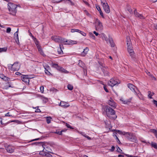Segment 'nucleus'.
Instances as JSON below:
<instances>
[{
	"mask_svg": "<svg viewBox=\"0 0 157 157\" xmlns=\"http://www.w3.org/2000/svg\"><path fill=\"white\" fill-rule=\"evenodd\" d=\"M84 12H85V13H86V14L88 16H90V13L88 12L86 10H84Z\"/></svg>",
	"mask_w": 157,
	"mask_h": 157,
	"instance_id": "obj_50",
	"label": "nucleus"
},
{
	"mask_svg": "<svg viewBox=\"0 0 157 157\" xmlns=\"http://www.w3.org/2000/svg\"><path fill=\"white\" fill-rule=\"evenodd\" d=\"M117 151L119 153H122V150L118 147H117Z\"/></svg>",
	"mask_w": 157,
	"mask_h": 157,
	"instance_id": "obj_37",
	"label": "nucleus"
},
{
	"mask_svg": "<svg viewBox=\"0 0 157 157\" xmlns=\"http://www.w3.org/2000/svg\"><path fill=\"white\" fill-rule=\"evenodd\" d=\"M89 51V49L88 48H86L84 49L83 51L82 52L81 55L82 56H85L87 53Z\"/></svg>",
	"mask_w": 157,
	"mask_h": 157,
	"instance_id": "obj_23",
	"label": "nucleus"
},
{
	"mask_svg": "<svg viewBox=\"0 0 157 157\" xmlns=\"http://www.w3.org/2000/svg\"><path fill=\"white\" fill-rule=\"evenodd\" d=\"M128 51L129 53L130 56L132 58H135V55L133 49L130 50Z\"/></svg>",
	"mask_w": 157,
	"mask_h": 157,
	"instance_id": "obj_20",
	"label": "nucleus"
},
{
	"mask_svg": "<svg viewBox=\"0 0 157 157\" xmlns=\"http://www.w3.org/2000/svg\"><path fill=\"white\" fill-rule=\"evenodd\" d=\"M20 65L18 63H14L12 65L11 67L12 69L15 71H17L20 68Z\"/></svg>",
	"mask_w": 157,
	"mask_h": 157,
	"instance_id": "obj_14",
	"label": "nucleus"
},
{
	"mask_svg": "<svg viewBox=\"0 0 157 157\" xmlns=\"http://www.w3.org/2000/svg\"><path fill=\"white\" fill-rule=\"evenodd\" d=\"M46 121L48 124H49L51 122L52 117H46Z\"/></svg>",
	"mask_w": 157,
	"mask_h": 157,
	"instance_id": "obj_29",
	"label": "nucleus"
},
{
	"mask_svg": "<svg viewBox=\"0 0 157 157\" xmlns=\"http://www.w3.org/2000/svg\"><path fill=\"white\" fill-rule=\"evenodd\" d=\"M7 50V48H0V52H6Z\"/></svg>",
	"mask_w": 157,
	"mask_h": 157,
	"instance_id": "obj_36",
	"label": "nucleus"
},
{
	"mask_svg": "<svg viewBox=\"0 0 157 157\" xmlns=\"http://www.w3.org/2000/svg\"><path fill=\"white\" fill-rule=\"evenodd\" d=\"M100 15L103 17H104L103 14L101 10L99 11Z\"/></svg>",
	"mask_w": 157,
	"mask_h": 157,
	"instance_id": "obj_55",
	"label": "nucleus"
},
{
	"mask_svg": "<svg viewBox=\"0 0 157 157\" xmlns=\"http://www.w3.org/2000/svg\"><path fill=\"white\" fill-rule=\"evenodd\" d=\"M151 130L152 132L154 133L155 135L157 133V131L155 129H151Z\"/></svg>",
	"mask_w": 157,
	"mask_h": 157,
	"instance_id": "obj_43",
	"label": "nucleus"
},
{
	"mask_svg": "<svg viewBox=\"0 0 157 157\" xmlns=\"http://www.w3.org/2000/svg\"><path fill=\"white\" fill-rule=\"evenodd\" d=\"M151 145L152 147L155 149H157V144L156 143L152 142L151 143Z\"/></svg>",
	"mask_w": 157,
	"mask_h": 157,
	"instance_id": "obj_31",
	"label": "nucleus"
},
{
	"mask_svg": "<svg viewBox=\"0 0 157 157\" xmlns=\"http://www.w3.org/2000/svg\"><path fill=\"white\" fill-rule=\"evenodd\" d=\"M128 10L129 12L131 13H132V10L131 8H129L128 9Z\"/></svg>",
	"mask_w": 157,
	"mask_h": 157,
	"instance_id": "obj_60",
	"label": "nucleus"
},
{
	"mask_svg": "<svg viewBox=\"0 0 157 157\" xmlns=\"http://www.w3.org/2000/svg\"><path fill=\"white\" fill-rule=\"evenodd\" d=\"M93 33L94 34H95L96 36H98L99 35L98 33L96 32H95V31H94Z\"/></svg>",
	"mask_w": 157,
	"mask_h": 157,
	"instance_id": "obj_57",
	"label": "nucleus"
},
{
	"mask_svg": "<svg viewBox=\"0 0 157 157\" xmlns=\"http://www.w3.org/2000/svg\"><path fill=\"white\" fill-rule=\"evenodd\" d=\"M124 136H125L127 139L130 140L132 141L135 142H136L137 141L136 137L132 133L126 132Z\"/></svg>",
	"mask_w": 157,
	"mask_h": 157,
	"instance_id": "obj_5",
	"label": "nucleus"
},
{
	"mask_svg": "<svg viewBox=\"0 0 157 157\" xmlns=\"http://www.w3.org/2000/svg\"><path fill=\"white\" fill-rule=\"evenodd\" d=\"M11 122H15L18 124H20L21 123V121L18 120H13L11 121Z\"/></svg>",
	"mask_w": 157,
	"mask_h": 157,
	"instance_id": "obj_40",
	"label": "nucleus"
},
{
	"mask_svg": "<svg viewBox=\"0 0 157 157\" xmlns=\"http://www.w3.org/2000/svg\"><path fill=\"white\" fill-rule=\"evenodd\" d=\"M6 149L7 151L10 153H12L14 151V148L10 145H8L6 147Z\"/></svg>",
	"mask_w": 157,
	"mask_h": 157,
	"instance_id": "obj_15",
	"label": "nucleus"
},
{
	"mask_svg": "<svg viewBox=\"0 0 157 157\" xmlns=\"http://www.w3.org/2000/svg\"><path fill=\"white\" fill-rule=\"evenodd\" d=\"M127 86L131 91L133 92L135 95L137 94V93L135 90L136 87L134 85L131 83H128L127 85Z\"/></svg>",
	"mask_w": 157,
	"mask_h": 157,
	"instance_id": "obj_12",
	"label": "nucleus"
},
{
	"mask_svg": "<svg viewBox=\"0 0 157 157\" xmlns=\"http://www.w3.org/2000/svg\"><path fill=\"white\" fill-rule=\"evenodd\" d=\"M44 87L43 86H41L40 87V91L42 93H43L44 92Z\"/></svg>",
	"mask_w": 157,
	"mask_h": 157,
	"instance_id": "obj_41",
	"label": "nucleus"
},
{
	"mask_svg": "<svg viewBox=\"0 0 157 157\" xmlns=\"http://www.w3.org/2000/svg\"><path fill=\"white\" fill-rule=\"evenodd\" d=\"M116 132L118 133L119 134H122V135H125V133H126L125 132H122L121 131L119 130H116Z\"/></svg>",
	"mask_w": 157,
	"mask_h": 157,
	"instance_id": "obj_32",
	"label": "nucleus"
},
{
	"mask_svg": "<svg viewBox=\"0 0 157 157\" xmlns=\"http://www.w3.org/2000/svg\"><path fill=\"white\" fill-rule=\"evenodd\" d=\"M108 103L109 105L113 108H115L117 106L116 103L111 98H110V99L108 101Z\"/></svg>",
	"mask_w": 157,
	"mask_h": 157,
	"instance_id": "obj_13",
	"label": "nucleus"
},
{
	"mask_svg": "<svg viewBox=\"0 0 157 157\" xmlns=\"http://www.w3.org/2000/svg\"><path fill=\"white\" fill-rule=\"evenodd\" d=\"M43 66L46 71H48V70H50L49 66L48 64L46 63H44L43 64Z\"/></svg>",
	"mask_w": 157,
	"mask_h": 157,
	"instance_id": "obj_25",
	"label": "nucleus"
},
{
	"mask_svg": "<svg viewBox=\"0 0 157 157\" xmlns=\"http://www.w3.org/2000/svg\"><path fill=\"white\" fill-rule=\"evenodd\" d=\"M134 14L136 17H138L140 19H143L144 18L142 14L138 13L136 10L134 11Z\"/></svg>",
	"mask_w": 157,
	"mask_h": 157,
	"instance_id": "obj_16",
	"label": "nucleus"
},
{
	"mask_svg": "<svg viewBox=\"0 0 157 157\" xmlns=\"http://www.w3.org/2000/svg\"><path fill=\"white\" fill-rule=\"evenodd\" d=\"M148 97L150 99H152V96L154 94V93L152 92L151 93V91H149L148 92Z\"/></svg>",
	"mask_w": 157,
	"mask_h": 157,
	"instance_id": "obj_26",
	"label": "nucleus"
},
{
	"mask_svg": "<svg viewBox=\"0 0 157 157\" xmlns=\"http://www.w3.org/2000/svg\"><path fill=\"white\" fill-rule=\"evenodd\" d=\"M126 42L127 45L132 44L130 37L128 36L126 37Z\"/></svg>",
	"mask_w": 157,
	"mask_h": 157,
	"instance_id": "obj_24",
	"label": "nucleus"
},
{
	"mask_svg": "<svg viewBox=\"0 0 157 157\" xmlns=\"http://www.w3.org/2000/svg\"><path fill=\"white\" fill-rule=\"evenodd\" d=\"M56 68L58 70L61 71L62 72H63L66 73H67V71L66 70H65L61 67H59L58 66V67H56Z\"/></svg>",
	"mask_w": 157,
	"mask_h": 157,
	"instance_id": "obj_22",
	"label": "nucleus"
},
{
	"mask_svg": "<svg viewBox=\"0 0 157 157\" xmlns=\"http://www.w3.org/2000/svg\"><path fill=\"white\" fill-rule=\"evenodd\" d=\"M5 116H9V117H10V116H11V115H10L9 114V112H8L6 114H5Z\"/></svg>",
	"mask_w": 157,
	"mask_h": 157,
	"instance_id": "obj_58",
	"label": "nucleus"
},
{
	"mask_svg": "<svg viewBox=\"0 0 157 157\" xmlns=\"http://www.w3.org/2000/svg\"><path fill=\"white\" fill-rule=\"evenodd\" d=\"M36 144L39 148V151H40L39 154L43 155H46L47 152H46V151H49L46 149V146L42 142L37 143Z\"/></svg>",
	"mask_w": 157,
	"mask_h": 157,
	"instance_id": "obj_2",
	"label": "nucleus"
},
{
	"mask_svg": "<svg viewBox=\"0 0 157 157\" xmlns=\"http://www.w3.org/2000/svg\"><path fill=\"white\" fill-rule=\"evenodd\" d=\"M67 87L68 89L70 90H72L73 89V86L71 84H68L67 85Z\"/></svg>",
	"mask_w": 157,
	"mask_h": 157,
	"instance_id": "obj_33",
	"label": "nucleus"
},
{
	"mask_svg": "<svg viewBox=\"0 0 157 157\" xmlns=\"http://www.w3.org/2000/svg\"><path fill=\"white\" fill-rule=\"evenodd\" d=\"M29 35L32 37L33 39L35 41V43L37 46L39 52L41 55L43 56H44L45 55L44 54V52L42 51V48L41 46L39 44V42L37 41L36 38L33 36L31 33L29 32Z\"/></svg>",
	"mask_w": 157,
	"mask_h": 157,
	"instance_id": "obj_4",
	"label": "nucleus"
},
{
	"mask_svg": "<svg viewBox=\"0 0 157 157\" xmlns=\"http://www.w3.org/2000/svg\"><path fill=\"white\" fill-rule=\"evenodd\" d=\"M115 148V147L114 146H112L111 147V149H110V151H114Z\"/></svg>",
	"mask_w": 157,
	"mask_h": 157,
	"instance_id": "obj_54",
	"label": "nucleus"
},
{
	"mask_svg": "<svg viewBox=\"0 0 157 157\" xmlns=\"http://www.w3.org/2000/svg\"><path fill=\"white\" fill-rule=\"evenodd\" d=\"M151 76L152 77V80H156V78L155 77H154V76H153L152 75H151Z\"/></svg>",
	"mask_w": 157,
	"mask_h": 157,
	"instance_id": "obj_59",
	"label": "nucleus"
},
{
	"mask_svg": "<svg viewBox=\"0 0 157 157\" xmlns=\"http://www.w3.org/2000/svg\"><path fill=\"white\" fill-rule=\"evenodd\" d=\"M75 31V29H72L71 30V32L72 33H74L75 32H76Z\"/></svg>",
	"mask_w": 157,
	"mask_h": 157,
	"instance_id": "obj_62",
	"label": "nucleus"
},
{
	"mask_svg": "<svg viewBox=\"0 0 157 157\" xmlns=\"http://www.w3.org/2000/svg\"><path fill=\"white\" fill-rule=\"evenodd\" d=\"M104 88L106 92H109L108 90L107 89L105 86H104Z\"/></svg>",
	"mask_w": 157,
	"mask_h": 157,
	"instance_id": "obj_56",
	"label": "nucleus"
},
{
	"mask_svg": "<svg viewBox=\"0 0 157 157\" xmlns=\"http://www.w3.org/2000/svg\"><path fill=\"white\" fill-rule=\"evenodd\" d=\"M77 43V42L75 41H73L71 40H67L64 38H63L62 44H75Z\"/></svg>",
	"mask_w": 157,
	"mask_h": 157,
	"instance_id": "obj_9",
	"label": "nucleus"
},
{
	"mask_svg": "<svg viewBox=\"0 0 157 157\" xmlns=\"http://www.w3.org/2000/svg\"><path fill=\"white\" fill-rule=\"evenodd\" d=\"M101 35L104 37V38H105V40L106 41V42L107 43H108V42H109V37H107L105 36V35L103 33Z\"/></svg>",
	"mask_w": 157,
	"mask_h": 157,
	"instance_id": "obj_27",
	"label": "nucleus"
},
{
	"mask_svg": "<svg viewBox=\"0 0 157 157\" xmlns=\"http://www.w3.org/2000/svg\"><path fill=\"white\" fill-rule=\"evenodd\" d=\"M101 2L105 12L107 13H109L110 12V10L106 1L105 0H101Z\"/></svg>",
	"mask_w": 157,
	"mask_h": 157,
	"instance_id": "obj_6",
	"label": "nucleus"
},
{
	"mask_svg": "<svg viewBox=\"0 0 157 157\" xmlns=\"http://www.w3.org/2000/svg\"><path fill=\"white\" fill-rule=\"evenodd\" d=\"M52 39L55 42L62 44L63 38L59 36H55L51 37Z\"/></svg>",
	"mask_w": 157,
	"mask_h": 157,
	"instance_id": "obj_10",
	"label": "nucleus"
},
{
	"mask_svg": "<svg viewBox=\"0 0 157 157\" xmlns=\"http://www.w3.org/2000/svg\"><path fill=\"white\" fill-rule=\"evenodd\" d=\"M14 39L15 40V41L16 43L17 44H19V42L18 39V37Z\"/></svg>",
	"mask_w": 157,
	"mask_h": 157,
	"instance_id": "obj_42",
	"label": "nucleus"
},
{
	"mask_svg": "<svg viewBox=\"0 0 157 157\" xmlns=\"http://www.w3.org/2000/svg\"><path fill=\"white\" fill-rule=\"evenodd\" d=\"M29 78H31L29 77L28 75H23L22 77V80L23 81L27 83L28 82H29Z\"/></svg>",
	"mask_w": 157,
	"mask_h": 157,
	"instance_id": "obj_17",
	"label": "nucleus"
},
{
	"mask_svg": "<svg viewBox=\"0 0 157 157\" xmlns=\"http://www.w3.org/2000/svg\"><path fill=\"white\" fill-rule=\"evenodd\" d=\"M18 29H17V31H16L14 34V38L15 39L16 38H17L18 37Z\"/></svg>",
	"mask_w": 157,
	"mask_h": 157,
	"instance_id": "obj_35",
	"label": "nucleus"
},
{
	"mask_svg": "<svg viewBox=\"0 0 157 157\" xmlns=\"http://www.w3.org/2000/svg\"><path fill=\"white\" fill-rule=\"evenodd\" d=\"M11 30V29L10 28H8L6 29V32L10 33Z\"/></svg>",
	"mask_w": 157,
	"mask_h": 157,
	"instance_id": "obj_46",
	"label": "nucleus"
},
{
	"mask_svg": "<svg viewBox=\"0 0 157 157\" xmlns=\"http://www.w3.org/2000/svg\"><path fill=\"white\" fill-rule=\"evenodd\" d=\"M64 131H64V130H62L60 132H55V133H57V134L60 135H61L62 134V132H64Z\"/></svg>",
	"mask_w": 157,
	"mask_h": 157,
	"instance_id": "obj_39",
	"label": "nucleus"
},
{
	"mask_svg": "<svg viewBox=\"0 0 157 157\" xmlns=\"http://www.w3.org/2000/svg\"><path fill=\"white\" fill-rule=\"evenodd\" d=\"M154 27L155 29H157V24H154Z\"/></svg>",
	"mask_w": 157,
	"mask_h": 157,
	"instance_id": "obj_61",
	"label": "nucleus"
},
{
	"mask_svg": "<svg viewBox=\"0 0 157 157\" xmlns=\"http://www.w3.org/2000/svg\"><path fill=\"white\" fill-rule=\"evenodd\" d=\"M58 52L59 54H63V52L62 50L61 45H59V48L58 49Z\"/></svg>",
	"mask_w": 157,
	"mask_h": 157,
	"instance_id": "obj_28",
	"label": "nucleus"
},
{
	"mask_svg": "<svg viewBox=\"0 0 157 157\" xmlns=\"http://www.w3.org/2000/svg\"><path fill=\"white\" fill-rule=\"evenodd\" d=\"M49 70H48V71H47L45 70V73L46 74H47L48 75H51V73L49 71Z\"/></svg>",
	"mask_w": 157,
	"mask_h": 157,
	"instance_id": "obj_52",
	"label": "nucleus"
},
{
	"mask_svg": "<svg viewBox=\"0 0 157 157\" xmlns=\"http://www.w3.org/2000/svg\"><path fill=\"white\" fill-rule=\"evenodd\" d=\"M46 157H52V155L50 154H48Z\"/></svg>",
	"mask_w": 157,
	"mask_h": 157,
	"instance_id": "obj_64",
	"label": "nucleus"
},
{
	"mask_svg": "<svg viewBox=\"0 0 157 157\" xmlns=\"http://www.w3.org/2000/svg\"><path fill=\"white\" fill-rule=\"evenodd\" d=\"M120 83V82L119 81V82H118L116 80V79L112 78L110 79V81L108 82V85L111 87H113L117 84H119Z\"/></svg>",
	"mask_w": 157,
	"mask_h": 157,
	"instance_id": "obj_11",
	"label": "nucleus"
},
{
	"mask_svg": "<svg viewBox=\"0 0 157 157\" xmlns=\"http://www.w3.org/2000/svg\"><path fill=\"white\" fill-rule=\"evenodd\" d=\"M106 113L107 116L110 119H115L117 118L115 111L109 107H106Z\"/></svg>",
	"mask_w": 157,
	"mask_h": 157,
	"instance_id": "obj_1",
	"label": "nucleus"
},
{
	"mask_svg": "<svg viewBox=\"0 0 157 157\" xmlns=\"http://www.w3.org/2000/svg\"><path fill=\"white\" fill-rule=\"evenodd\" d=\"M127 50H130L133 49V48L132 47V44L127 45Z\"/></svg>",
	"mask_w": 157,
	"mask_h": 157,
	"instance_id": "obj_34",
	"label": "nucleus"
},
{
	"mask_svg": "<svg viewBox=\"0 0 157 157\" xmlns=\"http://www.w3.org/2000/svg\"><path fill=\"white\" fill-rule=\"evenodd\" d=\"M153 102L154 104L157 106V101L155 100H153Z\"/></svg>",
	"mask_w": 157,
	"mask_h": 157,
	"instance_id": "obj_51",
	"label": "nucleus"
},
{
	"mask_svg": "<svg viewBox=\"0 0 157 157\" xmlns=\"http://www.w3.org/2000/svg\"><path fill=\"white\" fill-rule=\"evenodd\" d=\"M80 134H81L82 135H83L88 140H90L91 138L90 137L88 136H87L86 135L84 134V133L82 132H79Z\"/></svg>",
	"mask_w": 157,
	"mask_h": 157,
	"instance_id": "obj_30",
	"label": "nucleus"
},
{
	"mask_svg": "<svg viewBox=\"0 0 157 157\" xmlns=\"http://www.w3.org/2000/svg\"><path fill=\"white\" fill-rule=\"evenodd\" d=\"M8 9L10 13L13 15H15L17 12V5L11 3H9Z\"/></svg>",
	"mask_w": 157,
	"mask_h": 157,
	"instance_id": "obj_3",
	"label": "nucleus"
},
{
	"mask_svg": "<svg viewBox=\"0 0 157 157\" xmlns=\"http://www.w3.org/2000/svg\"><path fill=\"white\" fill-rule=\"evenodd\" d=\"M52 67H54L56 68L58 66V65L57 64L52 63Z\"/></svg>",
	"mask_w": 157,
	"mask_h": 157,
	"instance_id": "obj_47",
	"label": "nucleus"
},
{
	"mask_svg": "<svg viewBox=\"0 0 157 157\" xmlns=\"http://www.w3.org/2000/svg\"><path fill=\"white\" fill-rule=\"evenodd\" d=\"M109 41L111 47H114L115 46V44L113 42V39L109 36Z\"/></svg>",
	"mask_w": 157,
	"mask_h": 157,
	"instance_id": "obj_21",
	"label": "nucleus"
},
{
	"mask_svg": "<svg viewBox=\"0 0 157 157\" xmlns=\"http://www.w3.org/2000/svg\"><path fill=\"white\" fill-rule=\"evenodd\" d=\"M120 100L122 102V103L124 104H128L131 101L132 98H130L128 100H126L124 98L121 99Z\"/></svg>",
	"mask_w": 157,
	"mask_h": 157,
	"instance_id": "obj_18",
	"label": "nucleus"
},
{
	"mask_svg": "<svg viewBox=\"0 0 157 157\" xmlns=\"http://www.w3.org/2000/svg\"><path fill=\"white\" fill-rule=\"evenodd\" d=\"M0 77L2 79H3L5 77V76L3 75V74H1L0 75Z\"/></svg>",
	"mask_w": 157,
	"mask_h": 157,
	"instance_id": "obj_53",
	"label": "nucleus"
},
{
	"mask_svg": "<svg viewBox=\"0 0 157 157\" xmlns=\"http://www.w3.org/2000/svg\"><path fill=\"white\" fill-rule=\"evenodd\" d=\"M99 68H101L104 73V74L107 75L108 74V72L107 71L105 70L104 68H105V67L104 65L103 64L100 62H98V67L97 68V71H98Z\"/></svg>",
	"mask_w": 157,
	"mask_h": 157,
	"instance_id": "obj_8",
	"label": "nucleus"
},
{
	"mask_svg": "<svg viewBox=\"0 0 157 157\" xmlns=\"http://www.w3.org/2000/svg\"><path fill=\"white\" fill-rule=\"evenodd\" d=\"M79 33H80L82 36H86V33L81 31H80Z\"/></svg>",
	"mask_w": 157,
	"mask_h": 157,
	"instance_id": "obj_45",
	"label": "nucleus"
},
{
	"mask_svg": "<svg viewBox=\"0 0 157 157\" xmlns=\"http://www.w3.org/2000/svg\"><path fill=\"white\" fill-rule=\"evenodd\" d=\"M71 3V5H74V3L72 2L70 0H68Z\"/></svg>",
	"mask_w": 157,
	"mask_h": 157,
	"instance_id": "obj_63",
	"label": "nucleus"
},
{
	"mask_svg": "<svg viewBox=\"0 0 157 157\" xmlns=\"http://www.w3.org/2000/svg\"><path fill=\"white\" fill-rule=\"evenodd\" d=\"M89 35L93 39H95V36H94L93 34L92 33H89Z\"/></svg>",
	"mask_w": 157,
	"mask_h": 157,
	"instance_id": "obj_38",
	"label": "nucleus"
},
{
	"mask_svg": "<svg viewBox=\"0 0 157 157\" xmlns=\"http://www.w3.org/2000/svg\"><path fill=\"white\" fill-rule=\"evenodd\" d=\"M3 79L5 81H9V78L5 76V77Z\"/></svg>",
	"mask_w": 157,
	"mask_h": 157,
	"instance_id": "obj_49",
	"label": "nucleus"
},
{
	"mask_svg": "<svg viewBox=\"0 0 157 157\" xmlns=\"http://www.w3.org/2000/svg\"><path fill=\"white\" fill-rule=\"evenodd\" d=\"M66 125L68 128H70L71 129H73V128L70 125V124L67 123L66 124Z\"/></svg>",
	"mask_w": 157,
	"mask_h": 157,
	"instance_id": "obj_44",
	"label": "nucleus"
},
{
	"mask_svg": "<svg viewBox=\"0 0 157 157\" xmlns=\"http://www.w3.org/2000/svg\"><path fill=\"white\" fill-rule=\"evenodd\" d=\"M95 29L97 31H101L103 29L102 23L97 18L95 22Z\"/></svg>",
	"mask_w": 157,
	"mask_h": 157,
	"instance_id": "obj_7",
	"label": "nucleus"
},
{
	"mask_svg": "<svg viewBox=\"0 0 157 157\" xmlns=\"http://www.w3.org/2000/svg\"><path fill=\"white\" fill-rule=\"evenodd\" d=\"M96 8L97 9V10L99 11H100V10H101V9L100 6H98V5L96 6Z\"/></svg>",
	"mask_w": 157,
	"mask_h": 157,
	"instance_id": "obj_48",
	"label": "nucleus"
},
{
	"mask_svg": "<svg viewBox=\"0 0 157 157\" xmlns=\"http://www.w3.org/2000/svg\"><path fill=\"white\" fill-rule=\"evenodd\" d=\"M59 105L64 108H66L69 106V105L68 103L63 101H61L59 104Z\"/></svg>",
	"mask_w": 157,
	"mask_h": 157,
	"instance_id": "obj_19",
	"label": "nucleus"
}]
</instances>
